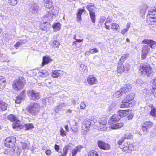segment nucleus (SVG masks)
I'll use <instances>...</instances> for the list:
<instances>
[{
	"instance_id": "nucleus-21",
	"label": "nucleus",
	"mask_w": 156,
	"mask_h": 156,
	"mask_svg": "<svg viewBox=\"0 0 156 156\" xmlns=\"http://www.w3.org/2000/svg\"><path fill=\"white\" fill-rule=\"evenodd\" d=\"M52 60L51 58L49 56H44L43 57V60L42 61V66H44L46 64H47L49 62H51Z\"/></svg>"
},
{
	"instance_id": "nucleus-44",
	"label": "nucleus",
	"mask_w": 156,
	"mask_h": 156,
	"mask_svg": "<svg viewBox=\"0 0 156 156\" xmlns=\"http://www.w3.org/2000/svg\"><path fill=\"white\" fill-rule=\"evenodd\" d=\"M19 0H8V2L12 5H16Z\"/></svg>"
},
{
	"instance_id": "nucleus-38",
	"label": "nucleus",
	"mask_w": 156,
	"mask_h": 156,
	"mask_svg": "<svg viewBox=\"0 0 156 156\" xmlns=\"http://www.w3.org/2000/svg\"><path fill=\"white\" fill-rule=\"evenodd\" d=\"M21 145L23 148L24 149H28L29 147L30 143H27L25 142H21Z\"/></svg>"
},
{
	"instance_id": "nucleus-59",
	"label": "nucleus",
	"mask_w": 156,
	"mask_h": 156,
	"mask_svg": "<svg viewBox=\"0 0 156 156\" xmlns=\"http://www.w3.org/2000/svg\"><path fill=\"white\" fill-rule=\"evenodd\" d=\"M5 83H2L0 84V90H2L5 87Z\"/></svg>"
},
{
	"instance_id": "nucleus-23",
	"label": "nucleus",
	"mask_w": 156,
	"mask_h": 156,
	"mask_svg": "<svg viewBox=\"0 0 156 156\" xmlns=\"http://www.w3.org/2000/svg\"><path fill=\"white\" fill-rule=\"evenodd\" d=\"M84 12H86L85 10L84 7L82 9H78V12L76 14L77 21H81L82 19L81 16L83 13Z\"/></svg>"
},
{
	"instance_id": "nucleus-20",
	"label": "nucleus",
	"mask_w": 156,
	"mask_h": 156,
	"mask_svg": "<svg viewBox=\"0 0 156 156\" xmlns=\"http://www.w3.org/2000/svg\"><path fill=\"white\" fill-rule=\"evenodd\" d=\"M98 122L100 124V129L101 131H104L107 130V128L106 126V124L107 123V120L104 119V120H100Z\"/></svg>"
},
{
	"instance_id": "nucleus-22",
	"label": "nucleus",
	"mask_w": 156,
	"mask_h": 156,
	"mask_svg": "<svg viewBox=\"0 0 156 156\" xmlns=\"http://www.w3.org/2000/svg\"><path fill=\"white\" fill-rule=\"evenodd\" d=\"M131 111L129 109L126 110H120L118 112L120 117H124L129 114V112Z\"/></svg>"
},
{
	"instance_id": "nucleus-52",
	"label": "nucleus",
	"mask_w": 156,
	"mask_h": 156,
	"mask_svg": "<svg viewBox=\"0 0 156 156\" xmlns=\"http://www.w3.org/2000/svg\"><path fill=\"white\" fill-rule=\"evenodd\" d=\"M151 83L155 86V87H156V77L154 78L151 80Z\"/></svg>"
},
{
	"instance_id": "nucleus-51",
	"label": "nucleus",
	"mask_w": 156,
	"mask_h": 156,
	"mask_svg": "<svg viewBox=\"0 0 156 156\" xmlns=\"http://www.w3.org/2000/svg\"><path fill=\"white\" fill-rule=\"evenodd\" d=\"M124 62H121L119 60V62L118 63V67L117 68H125L124 67L122 64Z\"/></svg>"
},
{
	"instance_id": "nucleus-53",
	"label": "nucleus",
	"mask_w": 156,
	"mask_h": 156,
	"mask_svg": "<svg viewBox=\"0 0 156 156\" xmlns=\"http://www.w3.org/2000/svg\"><path fill=\"white\" fill-rule=\"evenodd\" d=\"M125 139V137H122L118 141L117 143L119 145H121L122 143L124 141Z\"/></svg>"
},
{
	"instance_id": "nucleus-49",
	"label": "nucleus",
	"mask_w": 156,
	"mask_h": 156,
	"mask_svg": "<svg viewBox=\"0 0 156 156\" xmlns=\"http://www.w3.org/2000/svg\"><path fill=\"white\" fill-rule=\"evenodd\" d=\"M60 135L62 136H66V132L62 128H61L60 129Z\"/></svg>"
},
{
	"instance_id": "nucleus-46",
	"label": "nucleus",
	"mask_w": 156,
	"mask_h": 156,
	"mask_svg": "<svg viewBox=\"0 0 156 156\" xmlns=\"http://www.w3.org/2000/svg\"><path fill=\"white\" fill-rule=\"evenodd\" d=\"M23 99V97L18 96L15 100V102L16 103L19 104Z\"/></svg>"
},
{
	"instance_id": "nucleus-60",
	"label": "nucleus",
	"mask_w": 156,
	"mask_h": 156,
	"mask_svg": "<svg viewBox=\"0 0 156 156\" xmlns=\"http://www.w3.org/2000/svg\"><path fill=\"white\" fill-rule=\"evenodd\" d=\"M106 17L104 16H101V18L100 20L101 22L103 23L105 20Z\"/></svg>"
},
{
	"instance_id": "nucleus-48",
	"label": "nucleus",
	"mask_w": 156,
	"mask_h": 156,
	"mask_svg": "<svg viewBox=\"0 0 156 156\" xmlns=\"http://www.w3.org/2000/svg\"><path fill=\"white\" fill-rule=\"evenodd\" d=\"M148 129L146 126L143 125H142V129L144 134H146L148 132Z\"/></svg>"
},
{
	"instance_id": "nucleus-58",
	"label": "nucleus",
	"mask_w": 156,
	"mask_h": 156,
	"mask_svg": "<svg viewBox=\"0 0 156 156\" xmlns=\"http://www.w3.org/2000/svg\"><path fill=\"white\" fill-rule=\"evenodd\" d=\"M124 69H117V71L118 73L121 74L123 72Z\"/></svg>"
},
{
	"instance_id": "nucleus-50",
	"label": "nucleus",
	"mask_w": 156,
	"mask_h": 156,
	"mask_svg": "<svg viewBox=\"0 0 156 156\" xmlns=\"http://www.w3.org/2000/svg\"><path fill=\"white\" fill-rule=\"evenodd\" d=\"M90 52L92 54H93L95 53L98 52L99 51L98 49L96 48L90 49Z\"/></svg>"
},
{
	"instance_id": "nucleus-30",
	"label": "nucleus",
	"mask_w": 156,
	"mask_h": 156,
	"mask_svg": "<svg viewBox=\"0 0 156 156\" xmlns=\"http://www.w3.org/2000/svg\"><path fill=\"white\" fill-rule=\"evenodd\" d=\"M7 119L13 123L18 120L17 118L12 114L9 115L7 117Z\"/></svg>"
},
{
	"instance_id": "nucleus-16",
	"label": "nucleus",
	"mask_w": 156,
	"mask_h": 156,
	"mask_svg": "<svg viewBox=\"0 0 156 156\" xmlns=\"http://www.w3.org/2000/svg\"><path fill=\"white\" fill-rule=\"evenodd\" d=\"M120 119V117L117 112V113L114 114L111 117L109 120L108 123L109 125L112 124L114 122H115Z\"/></svg>"
},
{
	"instance_id": "nucleus-47",
	"label": "nucleus",
	"mask_w": 156,
	"mask_h": 156,
	"mask_svg": "<svg viewBox=\"0 0 156 156\" xmlns=\"http://www.w3.org/2000/svg\"><path fill=\"white\" fill-rule=\"evenodd\" d=\"M156 113V112L155 108H154L152 109L150 113L151 115L155 117Z\"/></svg>"
},
{
	"instance_id": "nucleus-28",
	"label": "nucleus",
	"mask_w": 156,
	"mask_h": 156,
	"mask_svg": "<svg viewBox=\"0 0 156 156\" xmlns=\"http://www.w3.org/2000/svg\"><path fill=\"white\" fill-rule=\"evenodd\" d=\"M123 125L122 122H120L112 125L111 127L112 129H116L122 127Z\"/></svg>"
},
{
	"instance_id": "nucleus-36",
	"label": "nucleus",
	"mask_w": 156,
	"mask_h": 156,
	"mask_svg": "<svg viewBox=\"0 0 156 156\" xmlns=\"http://www.w3.org/2000/svg\"><path fill=\"white\" fill-rule=\"evenodd\" d=\"M88 156H99L97 152L94 150L90 151L88 153Z\"/></svg>"
},
{
	"instance_id": "nucleus-27",
	"label": "nucleus",
	"mask_w": 156,
	"mask_h": 156,
	"mask_svg": "<svg viewBox=\"0 0 156 156\" xmlns=\"http://www.w3.org/2000/svg\"><path fill=\"white\" fill-rule=\"evenodd\" d=\"M20 121L18 120L14 122L13 123L12 127L14 129L17 130L20 128Z\"/></svg>"
},
{
	"instance_id": "nucleus-6",
	"label": "nucleus",
	"mask_w": 156,
	"mask_h": 156,
	"mask_svg": "<svg viewBox=\"0 0 156 156\" xmlns=\"http://www.w3.org/2000/svg\"><path fill=\"white\" fill-rule=\"evenodd\" d=\"M16 141V138L14 136L7 138L5 140V146L8 147L12 148L14 146Z\"/></svg>"
},
{
	"instance_id": "nucleus-43",
	"label": "nucleus",
	"mask_w": 156,
	"mask_h": 156,
	"mask_svg": "<svg viewBox=\"0 0 156 156\" xmlns=\"http://www.w3.org/2000/svg\"><path fill=\"white\" fill-rule=\"evenodd\" d=\"M52 43V46L53 48H58L60 44L59 42L56 40L54 41Z\"/></svg>"
},
{
	"instance_id": "nucleus-14",
	"label": "nucleus",
	"mask_w": 156,
	"mask_h": 156,
	"mask_svg": "<svg viewBox=\"0 0 156 156\" xmlns=\"http://www.w3.org/2000/svg\"><path fill=\"white\" fill-rule=\"evenodd\" d=\"M142 43L148 44L152 49L156 47V42L152 40L144 39L142 41Z\"/></svg>"
},
{
	"instance_id": "nucleus-26",
	"label": "nucleus",
	"mask_w": 156,
	"mask_h": 156,
	"mask_svg": "<svg viewBox=\"0 0 156 156\" xmlns=\"http://www.w3.org/2000/svg\"><path fill=\"white\" fill-rule=\"evenodd\" d=\"M131 86L128 84H126V86L121 89L123 94L128 92L131 90Z\"/></svg>"
},
{
	"instance_id": "nucleus-1",
	"label": "nucleus",
	"mask_w": 156,
	"mask_h": 156,
	"mask_svg": "<svg viewBox=\"0 0 156 156\" xmlns=\"http://www.w3.org/2000/svg\"><path fill=\"white\" fill-rule=\"evenodd\" d=\"M26 83V81L23 76H20L18 79L15 80L13 83L12 87L16 90L23 88Z\"/></svg>"
},
{
	"instance_id": "nucleus-45",
	"label": "nucleus",
	"mask_w": 156,
	"mask_h": 156,
	"mask_svg": "<svg viewBox=\"0 0 156 156\" xmlns=\"http://www.w3.org/2000/svg\"><path fill=\"white\" fill-rule=\"evenodd\" d=\"M135 83L137 85L140 86L142 84L144 83L143 81L140 79H138L136 80L135 81Z\"/></svg>"
},
{
	"instance_id": "nucleus-41",
	"label": "nucleus",
	"mask_w": 156,
	"mask_h": 156,
	"mask_svg": "<svg viewBox=\"0 0 156 156\" xmlns=\"http://www.w3.org/2000/svg\"><path fill=\"white\" fill-rule=\"evenodd\" d=\"M69 145H66L63 149V154L66 156L68 152V150L69 148Z\"/></svg>"
},
{
	"instance_id": "nucleus-54",
	"label": "nucleus",
	"mask_w": 156,
	"mask_h": 156,
	"mask_svg": "<svg viewBox=\"0 0 156 156\" xmlns=\"http://www.w3.org/2000/svg\"><path fill=\"white\" fill-rule=\"evenodd\" d=\"M5 78L3 76H0V84L2 83H5Z\"/></svg>"
},
{
	"instance_id": "nucleus-64",
	"label": "nucleus",
	"mask_w": 156,
	"mask_h": 156,
	"mask_svg": "<svg viewBox=\"0 0 156 156\" xmlns=\"http://www.w3.org/2000/svg\"><path fill=\"white\" fill-rule=\"evenodd\" d=\"M111 21V20L110 18L109 17H108L106 21H105V23H109Z\"/></svg>"
},
{
	"instance_id": "nucleus-34",
	"label": "nucleus",
	"mask_w": 156,
	"mask_h": 156,
	"mask_svg": "<svg viewBox=\"0 0 156 156\" xmlns=\"http://www.w3.org/2000/svg\"><path fill=\"white\" fill-rule=\"evenodd\" d=\"M129 55L128 53H126L123 54L120 59V61H121V62H124L129 57Z\"/></svg>"
},
{
	"instance_id": "nucleus-8",
	"label": "nucleus",
	"mask_w": 156,
	"mask_h": 156,
	"mask_svg": "<svg viewBox=\"0 0 156 156\" xmlns=\"http://www.w3.org/2000/svg\"><path fill=\"white\" fill-rule=\"evenodd\" d=\"M139 73L143 76L147 75L148 76L152 77L154 75V69H139Z\"/></svg>"
},
{
	"instance_id": "nucleus-9",
	"label": "nucleus",
	"mask_w": 156,
	"mask_h": 156,
	"mask_svg": "<svg viewBox=\"0 0 156 156\" xmlns=\"http://www.w3.org/2000/svg\"><path fill=\"white\" fill-rule=\"evenodd\" d=\"M59 8L56 6H54L53 8L51 11H49L47 14L48 17H51L53 18L56 16L58 12Z\"/></svg>"
},
{
	"instance_id": "nucleus-5",
	"label": "nucleus",
	"mask_w": 156,
	"mask_h": 156,
	"mask_svg": "<svg viewBox=\"0 0 156 156\" xmlns=\"http://www.w3.org/2000/svg\"><path fill=\"white\" fill-rule=\"evenodd\" d=\"M27 94L31 100L35 101L40 98L39 93L35 90H29L27 91Z\"/></svg>"
},
{
	"instance_id": "nucleus-42",
	"label": "nucleus",
	"mask_w": 156,
	"mask_h": 156,
	"mask_svg": "<svg viewBox=\"0 0 156 156\" xmlns=\"http://www.w3.org/2000/svg\"><path fill=\"white\" fill-rule=\"evenodd\" d=\"M119 26V25L115 23H113L111 26V29L113 30H117L118 29Z\"/></svg>"
},
{
	"instance_id": "nucleus-40",
	"label": "nucleus",
	"mask_w": 156,
	"mask_h": 156,
	"mask_svg": "<svg viewBox=\"0 0 156 156\" xmlns=\"http://www.w3.org/2000/svg\"><path fill=\"white\" fill-rule=\"evenodd\" d=\"M34 127L33 125L32 124H25L24 126V128L26 130H30Z\"/></svg>"
},
{
	"instance_id": "nucleus-63",
	"label": "nucleus",
	"mask_w": 156,
	"mask_h": 156,
	"mask_svg": "<svg viewBox=\"0 0 156 156\" xmlns=\"http://www.w3.org/2000/svg\"><path fill=\"white\" fill-rule=\"evenodd\" d=\"M21 45V44L20 43V42H19V41H18L14 45V46L16 48V49H17Z\"/></svg>"
},
{
	"instance_id": "nucleus-15",
	"label": "nucleus",
	"mask_w": 156,
	"mask_h": 156,
	"mask_svg": "<svg viewBox=\"0 0 156 156\" xmlns=\"http://www.w3.org/2000/svg\"><path fill=\"white\" fill-rule=\"evenodd\" d=\"M40 27L43 31H47L49 30L51 27L50 24L45 21L41 22L40 24Z\"/></svg>"
},
{
	"instance_id": "nucleus-57",
	"label": "nucleus",
	"mask_w": 156,
	"mask_h": 156,
	"mask_svg": "<svg viewBox=\"0 0 156 156\" xmlns=\"http://www.w3.org/2000/svg\"><path fill=\"white\" fill-rule=\"evenodd\" d=\"M86 106V105L84 102H82L80 104V108L81 109H84Z\"/></svg>"
},
{
	"instance_id": "nucleus-12",
	"label": "nucleus",
	"mask_w": 156,
	"mask_h": 156,
	"mask_svg": "<svg viewBox=\"0 0 156 156\" xmlns=\"http://www.w3.org/2000/svg\"><path fill=\"white\" fill-rule=\"evenodd\" d=\"M98 144L99 147L101 149L105 150H108L110 149V145L100 140L98 141Z\"/></svg>"
},
{
	"instance_id": "nucleus-61",
	"label": "nucleus",
	"mask_w": 156,
	"mask_h": 156,
	"mask_svg": "<svg viewBox=\"0 0 156 156\" xmlns=\"http://www.w3.org/2000/svg\"><path fill=\"white\" fill-rule=\"evenodd\" d=\"M51 152L50 150H48L45 151V154L47 155H50L51 154Z\"/></svg>"
},
{
	"instance_id": "nucleus-32",
	"label": "nucleus",
	"mask_w": 156,
	"mask_h": 156,
	"mask_svg": "<svg viewBox=\"0 0 156 156\" xmlns=\"http://www.w3.org/2000/svg\"><path fill=\"white\" fill-rule=\"evenodd\" d=\"M52 27L55 31H58L61 28L60 24L59 23H55L53 24Z\"/></svg>"
},
{
	"instance_id": "nucleus-10",
	"label": "nucleus",
	"mask_w": 156,
	"mask_h": 156,
	"mask_svg": "<svg viewBox=\"0 0 156 156\" xmlns=\"http://www.w3.org/2000/svg\"><path fill=\"white\" fill-rule=\"evenodd\" d=\"M150 51V48L149 46L144 45L142 50L141 58L142 60L144 59Z\"/></svg>"
},
{
	"instance_id": "nucleus-29",
	"label": "nucleus",
	"mask_w": 156,
	"mask_h": 156,
	"mask_svg": "<svg viewBox=\"0 0 156 156\" xmlns=\"http://www.w3.org/2000/svg\"><path fill=\"white\" fill-rule=\"evenodd\" d=\"M8 105L2 101L0 98V108L2 111H4L7 109Z\"/></svg>"
},
{
	"instance_id": "nucleus-3",
	"label": "nucleus",
	"mask_w": 156,
	"mask_h": 156,
	"mask_svg": "<svg viewBox=\"0 0 156 156\" xmlns=\"http://www.w3.org/2000/svg\"><path fill=\"white\" fill-rule=\"evenodd\" d=\"M95 7L94 4L89 3L86 6V8L89 12V15L92 22L94 23L96 21V15L94 9Z\"/></svg>"
},
{
	"instance_id": "nucleus-18",
	"label": "nucleus",
	"mask_w": 156,
	"mask_h": 156,
	"mask_svg": "<svg viewBox=\"0 0 156 156\" xmlns=\"http://www.w3.org/2000/svg\"><path fill=\"white\" fill-rule=\"evenodd\" d=\"M66 104L65 103H61L55 108V112L58 113L59 112L65 109Z\"/></svg>"
},
{
	"instance_id": "nucleus-7",
	"label": "nucleus",
	"mask_w": 156,
	"mask_h": 156,
	"mask_svg": "<svg viewBox=\"0 0 156 156\" xmlns=\"http://www.w3.org/2000/svg\"><path fill=\"white\" fill-rule=\"evenodd\" d=\"M40 108V106L38 104L34 103L30 104L28 111L32 114L35 115L39 111Z\"/></svg>"
},
{
	"instance_id": "nucleus-56",
	"label": "nucleus",
	"mask_w": 156,
	"mask_h": 156,
	"mask_svg": "<svg viewBox=\"0 0 156 156\" xmlns=\"http://www.w3.org/2000/svg\"><path fill=\"white\" fill-rule=\"evenodd\" d=\"M152 90L153 91L152 92V93L154 94V97L156 98V87H155L154 88L152 87Z\"/></svg>"
},
{
	"instance_id": "nucleus-4",
	"label": "nucleus",
	"mask_w": 156,
	"mask_h": 156,
	"mask_svg": "<svg viewBox=\"0 0 156 156\" xmlns=\"http://www.w3.org/2000/svg\"><path fill=\"white\" fill-rule=\"evenodd\" d=\"M134 97V95L133 94H131L126 96L125 98L123 99L122 103L123 104L120 106L121 108H126L129 106L128 103L131 101L133 100Z\"/></svg>"
},
{
	"instance_id": "nucleus-24",
	"label": "nucleus",
	"mask_w": 156,
	"mask_h": 156,
	"mask_svg": "<svg viewBox=\"0 0 156 156\" xmlns=\"http://www.w3.org/2000/svg\"><path fill=\"white\" fill-rule=\"evenodd\" d=\"M83 147L81 145H79L73 148L72 151V156H76L77 153L80 152Z\"/></svg>"
},
{
	"instance_id": "nucleus-11",
	"label": "nucleus",
	"mask_w": 156,
	"mask_h": 156,
	"mask_svg": "<svg viewBox=\"0 0 156 156\" xmlns=\"http://www.w3.org/2000/svg\"><path fill=\"white\" fill-rule=\"evenodd\" d=\"M40 9V8L37 4L35 3H31L30 5V12L33 14L37 13Z\"/></svg>"
},
{
	"instance_id": "nucleus-55",
	"label": "nucleus",
	"mask_w": 156,
	"mask_h": 156,
	"mask_svg": "<svg viewBox=\"0 0 156 156\" xmlns=\"http://www.w3.org/2000/svg\"><path fill=\"white\" fill-rule=\"evenodd\" d=\"M25 90H23L20 93L18 96L23 97V99L24 98L25 96Z\"/></svg>"
},
{
	"instance_id": "nucleus-2",
	"label": "nucleus",
	"mask_w": 156,
	"mask_h": 156,
	"mask_svg": "<svg viewBox=\"0 0 156 156\" xmlns=\"http://www.w3.org/2000/svg\"><path fill=\"white\" fill-rule=\"evenodd\" d=\"M148 13L147 15V17H150L147 20V22L149 25H153L156 23V9H151L148 10Z\"/></svg>"
},
{
	"instance_id": "nucleus-62",
	"label": "nucleus",
	"mask_w": 156,
	"mask_h": 156,
	"mask_svg": "<svg viewBox=\"0 0 156 156\" xmlns=\"http://www.w3.org/2000/svg\"><path fill=\"white\" fill-rule=\"evenodd\" d=\"M55 149L56 151L58 152L59 149V146L55 144Z\"/></svg>"
},
{
	"instance_id": "nucleus-31",
	"label": "nucleus",
	"mask_w": 156,
	"mask_h": 156,
	"mask_svg": "<svg viewBox=\"0 0 156 156\" xmlns=\"http://www.w3.org/2000/svg\"><path fill=\"white\" fill-rule=\"evenodd\" d=\"M44 6L45 8L49 9L53 7V1H48V2H44Z\"/></svg>"
},
{
	"instance_id": "nucleus-39",
	"label": "nucleus",
	"mask_w": 156,
	"mask_h": 156,
	"mask_svg": "<svg viewBox=\"0 0 156 156\" xmlns=\"http://www.w3.org/2000/svg\"><path fill=\"white\" fill-rule=\"evenodd\" d=\"M143 92L145 94L149 95L152 93V92H153L152 89L150 88H147L144 89L143 90Z\"/></svg>"
},
{
	"instance_id": "nucleus-13",
	"label": "nucleus",
	"mask_w": 156,
	"mask_h": 156,
	"mask_svg": "<svg viewBox=\"0 0 156 156\" xmlns=\"http://www.w3.org/2000/svg\"><path fill=\"white\" fill-rule=\"evenodd\" d=\"M83 124V126L85 128V129H87V130H85L86 132L87 133V131L89 130V129L91 126H92L94 125L95 122L93 120L86 119L84 121Z\"/></svg>"
},
{
	"instance_id": "nucleus-37",
	"label": "nucleus",
	"mask_w": 156,
	"mask_h": 156,
	"mask_svg": "<svg viewBox=\"0 0 156 156\" xmlns=\"http://www.w3.org/2000/svg\"><path fill=\"white\" fill-rule=\"evenodd\" d=\"M148 6L147 5H144L140 11L141 14H145L146 10L148 9Z\"/></svg>"
},
{
	"instance_id": "nucleus-25",
	"label": "nucleus",
	"mask_w": 156,
	"mask_h": 156,
	"mask_svg": "<svg viewBox=\"0 0 156 156\" xmlns=\"http://www.w3.org/2000/svg\"><path fill=\"white\" fill-rule=\"evenodd\" d=\"M62 74V71L60 70H55L52 72V76L53 77L56 78L61 76Z\"/></svg>"
},
{
	"instance_id": "nucleus-17",
	"label": "nucleus",
	"mask_w": 156,
	"mask_h": 156,
	"mask_svg": "<svg viewBox=\"0 0 156 156\" xmlns=\"http://www.w3.org/2000/svg\"><path fill=\"white\" fill-rule=\"evenodd\" d=\"M88 83L91 85L96 84L98 82L97 79L93 75L89 76L87 78Z\"/></svg>"
},
{
	"instance_id": "nucleus-19",
	"label": "nucleus",
	"mask_w": 156,
	"mask_h": 156,
	"mask_svg": "<svg viewBox=\"0 0 156 156\" xmlns=\"http://www.w3.org/2000/svg\"><path fill=\"white\" fill-rule=\"evenodd\" d=\"M128 146H126L122 148V151H124L128 153H130L134 149V147L133 145L132 144H128Z\"/></svg>"
},
{
	"instance_id": "nucleus-35",
	"label": "nucleus",
	"mask_w": 156,
	"mask_h": 156,
	"mask_svg": "<svg viewBox=\"0 0 156 156\" xmlns=\"http://www.w3.org/2000/svg\"><path fill=\"white\" fill-rule=\"evenodd\" d=\"M153 123L150 121H146L143 124L144 126L147 127L148 129L151 128L153 125Z\"/></svg>"
},
{
	"instance_id": "nucleus-33",
	"label": "nucleus",
	"mask_w": 156,
	"mask_h": 156,
	"mask_svg": "<svg viewBox=\"0 0 156 156\" xmlns=\"http://www.w3.org/2000/svg\"><path fill=\"white\" fill-rule=\"evenodd\" d=\"M123 94V92L120 89L119 90L116 91L113 94V96L115 98H117L120 97Z\"/></svg>"
}]
</instances>
